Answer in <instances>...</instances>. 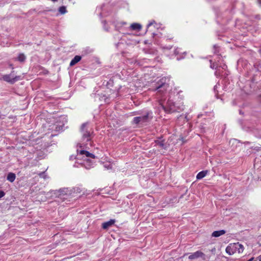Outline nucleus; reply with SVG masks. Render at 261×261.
I'll list each match as a JSON object with an SVG mask.
<instances>
[{
  "instance_id": "1",
  "label": "nucleus",
  "mask_w": 261,
  "mask_h": 261,
  "mask_svg": "<svg viewBox=\"0 0 261 261\" xmlns=\"http://www.w3.org/2000/svg\"><path fill=\"white\" fill-rule=\"evenodd\" d=\"M77 159H83L84 163H83L86 168H88L86 166V163H91L90 159H94L95 155L87 151H85L82 149L77 150Z\"/></svg>"
},
{
  "instance_id": "2",
  "label": "nucleus",
  "mask_w": 261,
  "mask_h": 261,
  "mask_svg": "<svg viewBox=\"0 0 261 261\" xmlns=\"http://www.w3.org/2000/svg\"><path fill=\"white\" fill-rule=\"evenodd\" d=\"M150 119L149 114H147L142 116L136 117L134 118L133 122L137 124L143 125L144 123L147 122Z\"/></svg>"
},
{
  "instance_id": "3",
  "label": "nucleus",
  "mask_w": 261,
  "mask_h": 261,
  "mask_svg": "<svg viewBox=\"0 0 261 261\" xmlns=\"http://www.w3.org/2000/svg\"><path fill=\"white\" fill-rule=\"evenodd\" d=\"M166 78H162L157 83V86L155 90L158 91V92H162L164 90H166L169 87L168 84L166 83Z\"/></svg>"
},
{
  "instance_id": "4",
  "label": "nucleus",
  "mask_w": 261,
  "mask_h": 261,
  "mask_svg": "<svg viewBox=\"0 0 261 261\" xmlns=\"http://www.w3.org/2000/svg\"><path fill=\"white\" fill-rule=\"evenodd\" d=\"M2 79L6 82L13 84L20 79V76H14L13 73L3 76Z\"/></svg>"
},
{
  "instance_id": "5",
  "label": "nucleus",
  "mask_w": 261,
  "mask_h": 261,
  "mask_svg": "<svg viewBox=\"0 0 261 261\" xmlns=\"http://www.w3.org/2000/svg\"><path fill=\"white\" fill-rule=\"evenodd\" d=\"M88 125L87 123H83L81 127V130L83 133V138L84 140H86V141H89L91 140L90 138V133L88 132L86 128V127Z\"/></svg>"
},
{
  "instance_id": "6",
  "label": "nucleus",
  "mask_w": 261,
  "mask_h": 261,
  "mask_svg": "<svg viewBox=\"0 0 261 261\" xmlns=\"http://www.w3.org/2000/svg\"><path fill=\"white\" fill-rule=\"evenodd\" d=\"M69 191L67 188H63L58 191H56L55 194H56L57 196L60 197L61 198H63L64 196L68 195Z\"/></svg>"
},
{
  "instance_id": "7",
  "label": "nucleus",
  "mask_w": 261,
  "mask_h": 261,
  "mask_svg": "<svg viewBox=\"0 0 261 261\" xmlns=\"http://www.w3.org/2000/svg\"><path fill=\"white\" fill-rule=\"evenodd\" d=\"M115 221L114 220L111 219L109 221L104 222L102 224V227L104 229H107L111 226H112L115 223Z\"/></svg>"
},
{
  "instance_id": "8",
  "label": "nucleus",
  "mask_w": 261,
  "mask_h": 261,
  "mask_svg": "<svg viewBox=\"0 0 261 261\" xmlns=\"http://www.w3.org/2000/svg\"><path fill=\"white\" fill-rule=\"evenodd\" d=\"M203 254V253L201 251H198L189 255V258L190 259H195L201 256Z\"/></svg>"
},
{
  "instance_id": "9",
  "label": "nucleus",
  "mask_w": 261,
  "mask_h": 261,
  "mask_svg": "<svg viewBox=\"0 0 261 261\" xmlns=\"http://www.w3.org/2000/svg\"><path fill=\"white\" fill-rule=\"evenodd\" d=\"M233 247L234 248L235 251L237 250L239 253H242L244 250V246L239 243L233 244Z\"/></svg>"
},
{
  "instance_id": "10",
  "label": "nucleus",
  "mask_w": 261,
  "mask_h": 261,
  "mask_svg": "<svg viewBox=\"0 0 261 261\" xmlns=\"http://www.w3.org/2000/svg\"><path fill=\"white\" fill-rule=\"evenodd\" d=\"M81 60V57L80 56H75L71 61L70 66H73Z\"/></svg>"
},
{
  "instance_id": "11",
  "label": "nucleus",
  "mask_w": 261,
  "mask_h": 261,
  "mask_svg": "<svg viewBox=\"0 0 261 261\" xmlns=\"http://www.w3.org/2000/svg\"><path fill=\"white\" fill-rule=\"evenodd\" d=\"M226 252L229 255L232 254L236 252L234 248L233 247V244H230L226 247Z\"/></svg>"
},
{
  "instance_id": "12",
  "label": "nucleus",
  "mask_w": 261,
  "mask_h": 261,
  "mask_svg": "<svg viewBox=\"0 0 261 261\" xmlns=\"http://www.w3.org/2000/svg\"><path fill=\"white\" fill-rule=\"evenodd\" d=\"M225 231L224 230L215 231L213 232L212 236L214 237H218L225 233Z\"/></svg>"
},
{
  "instance_id": "13",
  "label": "nucleus",
  "mask_w": 261,
  "mask_h": 261,
  "mask_svg": "<svg viewBox=\"0 0 261 261\" xmlns=\"http://www.w3.org/2000/svg\"><path fill=\"white\" fill-rule=\"evenodd\" d=\"M207 172H208V171L207 170L202 171L199 172L196 176V178L197 179H202V178H203L204 177H205L206 175Z\"/></svg>"
},
{
  "instance_id": "14",
  "label": "nucleus",
  "mask_w": 261,
  "mask_h": 261,
  "mask_svg": "<svg viewBox=\"0 0 261 261\" xmlns=\"http://www.w3.org/2000/svg\"><path fill=\"white\" fill-rule=\"evenodd\" d=\"M130 29L133 30L139 31L141 30L142 26L140 24L137 23H134L130 25Z\"/></svg>"
},
{
  "instance_id": "15",
  "label": "nucleus",
  "mask_w": 261,
  "mask_h": 261,
  "mask_svg": "<svg viewBox=\"0 0 261 261\" xmlns=\"http://www.w3.org/2000/svg\"><path fill=\"white\" fill-rule=\"evenodd\" d=\"M15 174L12 172L9 173L7 177V180L11 182H13L15 180Z\"/></svg>"
},
{
  "instance_id": "16",
  "label": "nucleus",
  "mask_w": 261,
  "mask_h": 261,
  "mask_svg": "<svg viewBox=\"0 0 261 261\" xmlns=\"http://www.w3.org/2000/svg\"><path fill=\"white\" fill-rule=\"evenodd\" d=\"M51 129H54L56 131H60L62 129V126L59 125H54Z\"/></svg>"
},
{
  "instance_id": "17",
  "label": "nucleus",
  "mask_w": 261,
  "mask_h": 261,
  "mask_svg": "<svg viewBox=\"0 0 261 261\" xmlns=\"http://www.w3.org/2000/svg\"><path fill=\"white\" fill-rule=\"evenodd\" d=\"M25 60V56L23 54H20L18 57V60L21 62L24 61Z\"/></svg>"
},
{
  "instance_id": "18",
  "label": "nucleus",
  "mask_w": 261,
  "mask_h": 261,
  "mask_svg": "<svg viewBox=\"0 0 261 261\" xmlns=\"http://www.w3.org/2000/svg\"><path fill=\"white\" fill-rule=\"evenodd\" d=\"M59 11L61 14H65L66 12V9L65 6H62L59 8Z\"/></svg>"
},
{
  "instance_id": "19",
  "label": "nucleus",
  "mask_w": 261,
  "mask_h": 261,
  "mask_svg": "<svg viewBox=\"0 0 261 261\" xmlns=\"http://www.w3.org/2000/svg\"><path fill=\"white\" fill-rule=\"evenodd\" d=\"M171 103L172 102L170 101H168V102H167V104H168V106L169 107V110L168 111L169 112L175 111V109H174V108L172 107V106H171Z\"/></svg>"
},
{
  "instance_id": "20",
  "label": "nucleus",
  "mask_w": 261,
  "mask_h": 261,
  "mask_svg": "<svg viewBox=\"0 0 261 261\" xmlns=\"http://www.w3.org/2000/svg\"><path fill=\"white\" fill-rule=\"evenodd\" d=\"M154 23V21L150 22L148 25H147V29H149V27H150L151 25H152Z\"/></svg>"
},
{
  "instance_id": "21",
  "label": "nucleus",
  "mask_w": 261,
  "mask_h": 261,
  "mask_svg": "<svg viewBox=\"0 0 261 261\" xmlns=\"http://www.w3.org/2000/svg\"><path fill=\"white\" fill-rule=\"evenodd\" d=\"M4 195H5V193L2 191H0V198L3 197Z\"/></svg>"
},
{
  "instance_id": "22",
  "label": "nucleus",
  "mask_w": 261,
  "mask_h": 261,
  "mask_svg": "<svg viewBox=\"0 0 261 261\" xmlns=\"http://www.w3.org/2000/svg\"><path fill=\"white\" fill-rule=\"evenodd\" d=\"M44 172H41V173H40L39 174V176H40V177H43V178H44Z\"/></svg>"
},
{
  "instance_id": "23",
  "label": "nucleus",
  "mask_w": 261,
  "mask_h": 261,
  "mask_svg": "<svg viewBox=\"0 0 261 261\" xmlns=\"http://www.w3.org/2000/svg\"><path fill=\"white\" fill-rule=\"evenodd\" d=\"M161 105H162V108H163V109L165 111H167L168 110L166 109V107L163 105V103H161Z\"/></svg>"
},
{
  "instance_id": "24",
  "label": "nucleus",
  "mask_w": 261,
  "mask_h": 261,
  "mask_svg": "<svg viewBox=\"0 0 261 261\" xmlns=\"http://www.w3.org/2000/svg\"><path fill=\"white\" fill-rule=\"evenodd\" d=\"M158 144L160 146L163 147V143L162 142H159Z\"/></svg>"
},
{
  "instance_id": "25",
  "label": "nucleus",
  "mask_w": 261,
  "mask_h": 261,
  "mask_svg": "<svg viewBox=\"0 0 261 261\" xmlns=\"http://www.w3.org/2000/svg\"><path fill=\"white\" fill-rule=\"evenodd\" d=\"M258 261H261V255H260L258 257Z\"/></svg>"
},
{
  "instance_id": "26",
  "label": "nucleus",
  "mask_w": 261,
  "mask_h": 261,
  "mask_svg": "<svg viewBox=\"0 0 261 261\" xmlns=\"http://www.w3.org/2000/svg\"><path fill=\"white\" fill-rule=\"evenodd\" d=\"M258 2L261 5V0H258Z\"/></svg>"
},
{
  "instance_id": "27",
  "label": "nucleus",
  "mask_w": 261,
  "mask_h": 261,
  "mask_svg": "<svg viewBox=\"0 0 261 261\" xmlns=\"http://www.w3.org/2000/svg\"><path fill=\"white\" fill-rule=\"evenodd\" d=\"M253 258H251L249 260H248V261H252V260H253Z\"/></svg>"
},
{
  "instance_id": "28",
  "label": "nucleus",
  "mask_w": 261,
  "mask_h": 261,
  "mask_svg": "<svg viewBox=\"0 0 261 261\" xmlns=\"http://www.w3.org/2000/svg\"><path fill=\"white\" fill-rule=\"evenodd\" d=\"M259 54L260 55V56H261V49L259 50Z\"/></svg>"
},
{
  "instance_id": "29",
  "label": "nucleus",
  "mask_w": 261,
  "mask_h": 261,
  "mask_svg": "<svg viewBox=\"0 0 261 261\" xmlns=\"http://www.w3.org/2000/svg\"><path fill=\"white\" fill-rule=\"evenodd\" d=\"M255 261H256V260H255Z\"/></svg>"
}]
</instances>
